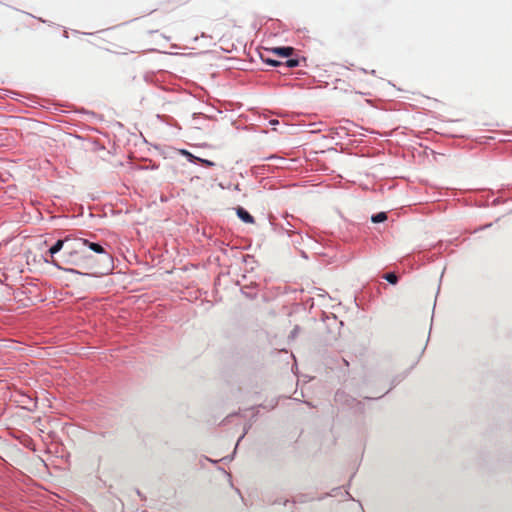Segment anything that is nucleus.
<instances>
[{
	"label": "nucleus",
	"instance_id": "f257e3e1",
	"mask_svg": "<svg viewBox=\"0 0 512 512\" xmlns=\"http://www.w3.org/2000/svg\"><path fill=\"white\" fill-rule=\"evenodd\" d=\"M63 249L61 255L62 263L65 265L77 266L85 270L84 274L91 276H100L106 272L101 269L99 262L109 264L111 262V255L103 246L98 243L90 242L83 238H72L66 236L64 239H59L48 250L51 256L49 261L58 269H63L62 266L54 259V255ZM71 273L83 274L75 269H66Z\"/></svg>",
	"mask_w": 512,
	"mask_h": 512
},
{
	"label": "nucleus",
	"instance_id": "f03ea898",
	"mask_svg": "<svg viewBox=\"0 0 512 512\" xmlns=\"http://www.w3.org/2000/svg\"><path fill=\"white\" fill-rule=\"evenodd\" d=\"M237 215L238 217L245 223L253 224L255 222L254 217L249 214L244 208L238 207L237 208Z\"/></svg>",
	"mask_w": 512,
	"mask_h": 512
},
{
	"label": "nucleus",
	"instance_id": "7ed1b4c3",
	"mask_svg": "<svg viewBox=\"0 0 512 512\" xmlns=\"http://www.w3.org/2000/svg\"><path fill=\"white\" fill-rule=\"evenodd\" d=\"M294 49L292 47H277L273 49V52L280 57H289L292 55Z\"/></svg>",
	"mask_w": 512,
	"mask_h": 512
},
{
	"label": "nucleus",
	"instance_id": "20e7f679",
	"mask_svg": "<svg viewBox=\"0 0 512 512\" xmlns=\"http://www.w3.org/2000/svg\"><path fill=\"white\" fill-rule=\"evenodd\" d=\"M386 219H387V215L385 212H380L376 215H373L371 218L372 222H374V223H381V222H384Z\"/></svg>",
	"mask_w": 512,
	"mask_h": 512
},
{
	"label": "nucleus",
	"instance_id": "39448f33",
	"mask_svg": "<svg viewBox=\"0 0 512 512\" xmlns=\"http://www.w3.org/2000/svg\"><path fill=\"white\" fill-rule=\"evenodd\" d=\"M383 277L391 284H396L398 281V277L394 273H386Z\"/></svg>",
	"mask_w": 512,
	"mask_h": 512
},
{
	"label": "nucleus",
	"instance_id": "423d86ee",
	"mask_svg": "<svg viewBox=\"0 0 512 512\" xmlns=\"http://www.w3.org/2000/svg\"><path fill=\"white\" fill-rule=\"evenodd\" d=\"M286 65H287L288 67H291V68H292V67H296V66H298V65H299V60H298V59H288V60L286 61Z\"/></svg>",
	"mask_w": 512,
	"mask_h": 512
},
{
	"label": "nucleus",
	"instance_id": "0eeeda50",
	"mask_svg": "<svg viewBox=\"0 0 512 512\" xmlns=\"http://www.w3.org/2000/svg\"><path fill=\"white\" fill-rule=\"evenodd\" d=\"M207 167H211L213 166L214 164L208 160H201Z\"/></svg>",
	"mask_w": 512,
	"mask_h": 512
},
{
	"label": "nucleus",
	"instance_id": "6e6552de",
	"mask_svg": "<svg viewBox=\"0 0 512 512\" xmlns=\"http://www.w3.org/2000/svg\"><path fill=\"white\" fill-rule=\"evenodd\" d=\"M269 64L273 65V66H277L279 65V62L278 61H275V60H268L267 61Z\"/></svg>",
	"mask_w": 512,
	"mask_h": 512
}]
</instances>
